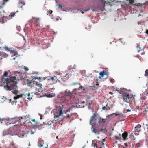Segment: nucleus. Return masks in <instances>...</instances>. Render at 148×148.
I'll list each match as a JSON object with an SVG mask.
<instances>
[{
  "label": "nucleus",
  "instance_id": "nucleus-1",
  "mask_svg": "<svg viewBox=\"0 0 148 148\" xmlns=\"http://www.w3.org/2000/svg\"><path fill=\"white\" fill-rule=\"evenodd\" d=\"M64 105H61L57 107L56 108L57 112L56 113H54V118L56 119L59 118V116H62L63 117L60 120L61 121H63L66 119V117H64V115H65L64 112H63L64 108Z\"/></svg>",
  "mask_w": 148,
  "mask_h": 148
},
{
  "label": "nucleus",
  "instance_id": "nucleus-2",
  "mask_svg": "<svg viewBox=\"0 0 148 148\" xmlns=\"http://www.w3.org/2000/svg\"><path fill=\"white\" fill-rule=\"evenodd\" d=\"M77 108V107L76 106V104H73L71 105L70 107L66 111H65L64 109L63 112L65 114L64 116V118L66 117V118H69L70 117L74 114V113L72 111Z\"/></svg>",
  "mask_w": 148,
  "mask_h": 148
},
{
  "label": "nucleus",
  "instance_id": "nucleus-3",
  "mask_svg": "<svg viewBox=\"0 0 148 148\" xmlns=\"http://www.w3.org/2000/svg\"><path fill=\"white\" fill-rule=\"evenodd\" d=\"M121 99H123V101L131 104L134 100V97L133 96L130 97L127 93H123L121 97Z\"/></svg>",
  "mask_w": 148,
  "mask_h": 148
},
{
  "label": "nucleus",
  "instance_id": "nucleus-4",
  "mask_svg": "<svg viewBox=\"0 0 148 148\" xmlns=\"http://www.w3.org/2000/svg\"><path fill=\"white\" fill-rule=\"evenodd\" d=\"M4 88L7 90H14L11 91L14 94H16L18 92V90H17V86L16 84H10V85H6L4 86Z\"/></svg>",
  "mask_w": 148,
  "mask_h": 148
},
{
  "label": "nucleus",
  "instance_id": "nucleus-5",
  "mask_svg": "<svg viewBox=\"0 0 148 148\" xmlns=\"http://www.w3.org/2000/svg\"><path fill=\"white\" fill-rule=\"evenodd\" d=\"M18 80L15 76L11 77H9V78H6L3 80V83L4 84H6V85H10V84H17Z\"/></svg>",
  "mask_w": 148,
  "mask_h": 148
},
{
  "label": "nucleus",
  "instance_id": "nucleus-6",
  "mask_svg": "<svg viewBox=\"0 0 148 148\" xmlns=\"http://www.w3.org/2000/svg\"><path fill=\"white\" fill-rule=\"evenodd\" d=\"M14 119L12 118H1L0 117V122H1V123H5L6 124H7L8 123H9V124H11V122L13 121L14 120Z\"/></svg>",
  "mask_w": 148,
  "mask_h": 148
},
{
  "label": "nucleus",
  "instance_id": "nucleus-7",
  "mask_svg": "<svg viewBox=\"0 0 148 148\" xmlns=\"http://www.w3.org/2000/svg\"><path fill=\"white\" fill-rule=\"evenodd\" d=\"M14 74H15V77L18 81L19 80V79L23 80L25 78V77L24 76V74L21 72L16 71Z\"/></svg>",
  "mask_w": 148,
  "mask_h": 148
},
{
  "label": "nucleus",
  "instance_id": "nucleus-8",
  "mask_svg": "<svg viewBox=\"0 0 148 148\" xmlns=\"http://www.w3.org/2000/svg\"><path fill=\"white\" fill-rule=\"evenodd\" d=\"M98 118V117L96 116V115L95 114H94L92 116L90 119V124L92 125L96 124Z\"/></svg>",
  "mask_w": 148,
  "mask_h": 148
},
{
  "label": "nucleus",
  "instance_id": "nucleus-9",
  "mask_svg": "<svg viewBox=\"0 0 148 148\" xmlns=\"http://www.w3.org/2000/svg\"><path fill=\"white\" fill-rule=\"evenodd\" d=\"M9 17H7L6 16H4L0 14V23L3 24L7 21L8 20H9Z\"/></svg>",
  "mask_w": 148,
  "mask_h": 148
},
{
  "label": "nucleus",
  "instance_id": "nucleus-10",
  "mask_svg": "<svg viewBox=\"0 0 148 148\" xmlns=\"http://www.w3.org/2000/svg\"><path fill=\"white\" fill-rule=\"evenodd\" d=\"M65 95L66 96H69L70 98H73L75 95L73 92H71L70 91H68L67 90L65 91Z\"/></svg>",
  "mask_w": 148,
  "mask_h": 148
},
{
  "label": "nucleus",
  "instance_id": "nucleus-11",
  "mask_svg": "<svg viewBox=\"0 0 148 148\" xmlns=\"http://www.w3.org/2000/svg\"><path fill=\"white\" fill-rule=\"evenodd\" d=\"M141 125L138 124L135 127V130L134 133L135 134L138 135L139 133L141 131Z\"/></svg>",
  "mask_w": 148,
  "mask_h": 148
},
{
  "label": "nucleus",
  "instance_id": "nucleus-12",
  "mask_svg": "<svg viewBox=\"0 0 148 148\" xmlns=\"http://www.w3.org/2000/svg\"><path fill=\"white\" fill-rule=\"evenodd\" d=\"M49 78L47 80H51L54 84L56 83L57 81L58 80V79L57 78L56 76H49Z\"/></svg>",
  "mask_w": 148,
  "mask_h": 148
},
{
  "label": "nucleus",
  "instance_id": "nucleus-13",
  "mask_svg": "<svg viewBox=\"0 0 148 148\" xmlns=\"http://www.w3.org/2000/svg\"><path fill=\"white\" fill-rule=\"evenodd\" d=\"M31 121L33 122V124H32V123L31 121H29V123H30L31 126L33 127H36L38 123L36 121L35 119H32Z\"/></svg>",
  "mask_w": 148,
  "mask_h": 148
},
{
  "label": "nucleus",
  "instance_id": "nucleus-14",
  "mask_svg": "<svg viewBox=\"0 0 148 148\" xmlns=\"http://www.w3.org/2000/svg\"><path fill=\"white\" fill-rule=\"evenodd\" d=\"M97 121H98L97 124L98 125H101V124L104 123L105 122V119L103 118H101L99 117L97 118Z\"/></svg>",
  "mask_w": 148,
  "mask_h": 148
},
{
  "label": "nucleus",
  "instance_id": "nucleus-15",
  "mask_svg": "<svg viewBox=\"0 0 148 148\" xmlns=\"http://www.w3.org/2000/svg\"><path fill=\"white\" fill-rule=\"evenodd\" d=\"M138 48H139V49H138L137 51L138 52H140V51L142 50H143L145 47V46L143 45V46H142V43H139V44L137 46Z\"/></svg>",
  "mask_w": 148,
  "mask_h": 148
},
{
  "label": "nucleus",
  "instance_id": "nucleus-16",
  "mask_svg": "<svg viewBox=\"0 0 148 148\" xmlns=\"http://www.w3.org/2000/svg\"><path fill=\"white\" fill-rule=\"evenodd\" d=\"M32 84L35 85L36 86H38L39 88H41L42 86V85L41 84H39L38 82L35 81H32Z\"/></svg>",
  "mask_w": 148,
  "mask_h": 148
},
{
  "label": "nucleus",
  "instance_id": "nucleus-17",
  "mask_svg": "<svg viewBox=\"0 0 148 148\" xmlns=\"http://www.w3.org/2000/svg\"><path fill=\"white\" fill-rule=\"evenodd\" d=\"M17 12V11L16 12H11L9 16V19H12L13 17H14L16 13Z\"/></svg>",
  "mask_w": 148,
  "mask_h": 148
},
{
  "label": "nucleus",
  "instance_id": "nucleus-18",
  "mask_svg": "<svg viewBox=\"0 0 148 148\" xmlns=\"http://www.w3.org/2000/svg\"><path fill=\"white\" fill-rule=\"evenodd\" d=\"M92 132H93L95 133H96L97 134H99L100 133V131L99 130L95 129L92 127L91 128Z\"/></svg>",
  "mask_w": 148,
  "mask_h": 148
},
{
  "label": "nucleus",
  "instance_id": "nucleus-19",
  "mask_svg": "<svg viewBox=\"0 0 148 148\" xmlns=\"http://www.w3.org/2000/svg\"><path fill=\"white\" fill-rule=\"evenodd\" d=\"M127 135L128 134L127 132H125L124 133H122V136L124 140H126V138L127 136Z\"/></svg>",
  "mask_w": 148,
  "mask_h": 148
},
{
  "label": "nucleus",
  "instance_id": "nucleus-20",
  "mask_svg": "<svg viewBox=\"0 0 148 148\" xmlns=\"http://www.w3.org/2000/svg\"><path fill=\"white\" fill-rule=\"evenodd\" d=\"M1 57L5 58L8 56V55L4 52H2L0 51V56Z\"/></svg>",
  "mask_w": 148,
  "mask_h": 148
},
{
  "label": "nucleus",
  "instance_id": "nucleus-21",
  "mask_svg": "<svg viewBox=\"0 0 148 148\" xmlns=\"http://www.w3.org/2000/svg\"><path fill=\"white\" fill-rule=\"evenodd\" d=\"M106 72L103 71L99 73V79H101L102 77H103L105 75Z\"/></svg>",
  "mask_w": 148,
  "mask_h": 148
},
{
  "label": "nucleus",
  "instance_id": "nucleus-22",
  "mask_svg": "<svg viewBox=\"0 0 148 148\" xmlns=\"http://www.w3.org/2000/svg\"><path fill=\"white\" fill-rule=\"evenodd\" d=\"M110 0H101L102 3L104 5L105 4L110 3Z\"/></svg>",
  "mask_w": 148,
  "mask_h": 148
},
{
  "label": "nucleus",
  "instance_id": "nucleus-23",
  "mask_svg": "<svg viewBox=\"0 0 148 148\" xmlns=\"http://www.w3.org/2000/svg\"><path fill=\"white\" fill-rule=\"evenodd\" d=\"M10 73V71L9 70H8L7 71H5L4 73L3 74V76L4 77H8V74Z\"/></svg>",
  "mask_w": 148,
  "mask_h": 148
},
{
  "label": "nucleus",
  "instance_id": "nucleus-24",
  "mask_svg": "<svg viewBox=\"0 0 148 148\" xmlns=\"http://www.w3.org/2000/svg\"><path fill=\"white\" fill-rule=\"evenodd\" d=\"M5 5V3L3 1H0V8H3Z\"/></svg>",
  "mask_w": 148,
  "mask_h": 148
},
{
  "label": "nucleus",
  "instance_id": "nucleus-25",
  "mask_svg": "<svg viewBox=\"0 0 148 148\" xmlns=\"http://www.w3.org/2000/svg\"><path fill=\"white\" fill-rule=\"evenodd\" d=\"M22 94L17 95L16 96L14 97V100L17 99H18L20 97H22Z\"/></svg>",
  "mask_w": 148,
  "mask_h": 148
},
{
  "label": "nucleus",
  "instance_id": "nucleus-26",
  "mask_svg": "<svg viewBox=\"0 0 148 148\" xmlns=\"http://www.w3.org/2000/svg\"><path fill=\"white\" fill-rule=\"evenodd\" d=\"M114 137H115L116 140H121V135L119 134V135L118 136H115Z\"/></svg>",
  "mask_w": 148,
  "mask_h": 148
},
{
  "label": "nucleus",
  "instance_id": "nucleus-27",
  "mask_svg": "<svg viewBox=\"0 0 148 148\" xmlns=\"http://www.w3.org/2000/svg\"><path fill=\"white\" fill-rule=\"evenodd\" d=\"M130 138L132 140H135V138L133 134L132 133L130 135Z\"/></svg>",
  "mask_w": 148,
  "mask_h": 148
},
{
  "label": "nucleus",
  "instance_id": "nucleus-28",
  "mask_svg": "<svg viewBox=\"0 0 148 148\" xmlns=\"http://www.w3.org/2000/svg\"><path fill=\"white\" fill-rule=\"evenodd\" d=\"M43 126L42 125V124H40V125H37V126L36 127L37 128H38V129H41L42 128V127Z\"/></svg>",
  "mask_w": 148,
  "mask_h": 148
},
{
  "label": "nucleus",
  "instance_id": "nucleus-29",
  "mask_svg": "<svg viewBox=\"0 0 148 148\" xmlns=\"http://www.w3.org/2000/svg\"><path fill=\"white\" fill-rule=\"evenodd\" d=\"M3 136H5L6 135L8 134V133L7 131L4 130L3 131Z\"/></svg>",
  "mask_w": 148,
  "mask_h": 148
},
{
  "label": "nucleus",
  "instance_id": "nucleus-30",
  "mask_svg": "<svg viewBox=\"0 0 148 148\" xmlns=\"http://www.w3.org/2000/svg\"><path fill=\"white\" fill-rule=\"evenodd\" d=\"M3 48L5 49V50L6 51H10V49L8 48L7 47H3Z\"/></svg>",
  "mask_w": 148,
  "mask_h": 148
},
{
  "label": "nucleus",
  "instance_id": "nucleus-31",
  "mask_svg": "<svg viewBox=\"0 0 148 148\" xmlns=\"http://www.w3.org/2000/svg\"><path fill=\"white\" fill-rule=\"evenodd\" d=\"M145 76L146 77L148 76V69H147L145 71Z\"/></svg>",
  "mask_w": 148,
  "mask_h": 148
},
{
  "label": "nucleus",
  "instance_id": "nucleus-32",
  "mask_svg": "<svg viewBox=\"0 0 148 148\" xmlns=\"http://www.w3.org/2000/svg\"><path fill=\"white\" fill-rule=\"evenodd\" d=\"M72 85H80V84L79 83H73L72 84Z\"/></svg>",
  "mask_w": 148,
  "mask_h": 148
},
{
  "label": "nucleus",
  "instance_id": "nucleus-33",
  "mask_svg": "<svg viewBox=\"0 0 148 148\" xmlns=\"http://www.w3.org/2000/svg\"><path fill=\"white\" fill-rule=\"evenodd\" d=\"M79 88H81L83 90H85L87 88H84V87L82 86H80L79 87Z\"/></svg>",
  "mask_w": 148,
  "mask_h": 148
},
{
  "label": "nucleus",
  "instance_id": "nucleus-34",
  "mask_svg": "<svg viewBox=\"0 0 148 148\" xmlns=\"http://www.w3.org/2000/svg\"><path fill=\"white\" fill-rule=\"evenodd\" d=\"M38 146L39 147H42L43 146V144L42 143H39L38 145Z\"/></svg>",
  "mask_w": 148,
  "mask_h": 148
},
{
  "label": "nucleus",
  "instance_id": "nucleus-35",
  "mask_svg": "<svg viewBox=\"0 0 148 148\" xmlns=\"http://www.w3.org/2000/svg\"><path fill=\"white\" fill-rule=\"evenodd\" d=\"M110 82H111L112 83H114L115 81L114 79H110Z\"/></svg>",
  "mask_w": 148,
  "mask_h": 148
},
{
  "label": "nucleus",
  "instance_id": "nucleus-36",
  "mask_svg": "<svg viewBox=\"0 0 148 148\" xmlns=\"http://www.w3.org/2000/svg\"><path fill=\"white\" fill-rule=\"evenodd\" d=\"M102 109L103 110H105V109H106V110H108V108H107L106 107V106H103V107H102Z\"/></svg>",
  "mask_w": 148,
  "mask_h": 148
},
{
  "label": "nucleus",
  "instance_id": "nucleus-37",
  "mask_svg": "<svg viewBox=\"0 0 148 148\" xmlns=\"http://www.w3.org/2000/svg\"><path fill=\"white\" fill-rule=\"evenodd\" d=\"M52 12V11L51 10H50L49 12H47V13H48L47 14H48V13H49V14H51Z\"/></svg>",
  "mask_w": 148,
  "mask_h": 148
},
{
  "label": "nucleus",
  "instance_id": "nucleus-38",
  "mask_svg": "<svg viewBox=\"0 0 148 148\" xmlns=\"http://www.w3.org/2000/svg\"><path fill=\"white\" fill-rule=\"evenodd\" d=\"M94 147H96L97 148H99V147L97 146V145L96 144H95L94 145ZM100 148H102V147H100Z\"/></svg>",
  "mask_w": 148,
  "mask_h": 148
},
{
  "label": "nucleus",
  "instance_id": "nucleus-39",
  "mask_svg": "<svg viewBox=\"0 0 148 148\" xmlns=\"http://www.w3.org/2000/svg\"><path fill=\"white\" fill-rule=\"evenodd\" d=\"M24 69L25 71H28L29 70V69L28 68L25 66H24Z\"/></svg>",
  "mask_w": 148,
  "mask_h": 148
},
{
  "label": "nucleus",
  "instance_id": "nucleus-40",
  "mask_svg": "<svg viewBox=\"0 0 148 148\" xmlns=\"http://www.w3.org/2000/svg\"><path fill=\"white\" fill-rule=\"evenodd\" d=\"M49 96L50 97H53L54 96H55V95H52V94H49Z\"/></svg>",
  "mask_w": 148,
  "mask_h": 148
},
{
  "label": "nucleus",
  "instance_id": "nucleus-41",
  "mask_svg": "<svg viewBox=\"0 0 148 148\" xmlns=\"http://www.w3.org/2000/svg\"><path fill=\"white\" fill-rule=\"evenodd\" d=\"M115 114V113H113V114H111V116H112V115H113V114ZM120 115V114H115V116H117V115Z\"/></svg>",
  "mask_w": 148,
  "mask_h": 148
},
{
  "label": "nucleus",
  "instance_id": "nucleus-42",
  "mask_svg": "<svg viewBox=\"0 0 148 148\" xmlns=\"http://www.w3.org/2000/svg\"><path fill=\"white\" fill-rule=\"evenodd\" d=\"M119 92V93H120V94H123V92L122 91V90H119V91H118Z\"/></svg>",
  "mask_w": 148,
  "mask_h": 148
},
{
  "label": "nucleus",
  "instance_id": "nucleus-43",
  "mask_svg": "<svg viewBox=\"0 0 148 148\" xmlns=\"http://www.w3.org/2000/svg\"><path fill=\"white\" fill-rule=\"evenodd\" d=\"M27 83L29 84V85H30V84H32V82H31L30 81H29Z\"/></svg>",
  "mask_w": 148,
  "mask_h": 148
},
{
  "label": "nucleus",
  "instance_id": "nucleus-44",
  "mask_svg": "<svg viewBox=\"0 0 148 148\" xmlns=\"http://www.w3.org/2000/svg\"><path fill=\"white\" fill-rule=\"evenodd\" d=\"M9 0H3V1L5 3H6L7 2H8Z\"/></svg>",
  "mask_w": 148,
  "mask_h": 148
},
{
  "label": "nucleus",
  "instance_id": "nucleus-45",
  "mask_svg": "<svg viewBox=\"0 0 148 148\" xmlns=\"http://www.w3.org/2000/svg\"><path fill=\"white\" fill-rule=\"evenodd\" d=\"M58 7L60 8H62V6L60 5H58Z\"/></svg>",
  "mask_w": 148,
  "mask_h": 148
},
{
  "label": "nucleus",
  "instance_id": "nucleus-46",
  "mask_svg": "<svg viewBox=\"0 0 148 148\" xmlns=\"http://www.w3.org/2000/svg\"><path fill=\"white\" fill-rule=\"evenodd\" d=\"M126 111H127V112H130L131 111V109H127L126 110Z\"/></svg>",
  "mask_w": 148,
  "mask_h": 148
},
{
  "label": "nucleus",
  "instance_id": "nucleus-47",
  "mask_svg": "<svg viewBox=\"0 0 148 148\" xmlns=\"http://www.w3.org/2000/svg\"><path fill=\"white\" fill-rule=\"evenodd\" d=\"M10 145H12V146H13L14 145V143L13 142L12 143H11L10 144Z\"/></svg>",
  "mask_w": 148,
  "mask_h": 148
},
{
  "label": "nucleus",
  "instance_id": "nucleus-48",
  "mask_svg": "<svg viewBox=\"0 0 148 148\" xmlns=\"http://www.w3.org/2000/svg\"><path fill=\"white\" fill-rule=\"evenodd\" d=\"M105 141V139H103V142H102V144H104L103 142Z\"/></svg>",
  "mask_w": 148,
  "mask_h": 148
},
{
  "label": "nucleus",
  "instance_id": "nucleus-49",
  "mask_svg": "<svg viewBox=\"0 0 148 148\" xmlns=\"http://www.w3.org/2000/svg\"><path fill=\"white\" fill-rule=\"evenodd\" d=\"M148 4V1H146L144 3V5H145V4Z\"/></svg>",
  "mask_w": 148,
  "mask_h": 148
},
{
  "label": "nucleus",
  "instance_id": "nucleus-50",
  "mask_svg": "<svg viewBox=\"0 0 148 148\" xmlns=\"http://www.w3.org/2000/svg\"><path fill=\"white\" fill-rule=\"evenodd\" d=\"M146 33L148 34V30H147L146 31Z\"/></svg>",
  "mask_w": 148,
  "mask_h": 148
},
{
  "label": "nucleus",
  "instance_id": "nucleus-51",
  "mask_svg": "<svg viewBox=\"0 0 148 148\" xmlns=\"http://www.w3.org/2000/svg\"><path fill=\"white\" fill-rule=\"evenodd\" d=\"M109 93L111 95H112L113 94V93L112 92H109Z\"/></svg>",
  "mask_w": 148,
  "mask_h": 148
},
{
  "label": "nucleus",
  "instance_id": "nucleus-52",
  "mask_svg": "<svg viewBox=\"0 0 148 148\" xmlns=\"http://www.w3.org/2000/svg\"><path fill=\"white\" fill-rule=\"evenodd\" d=\"M124 145H125V146H127V144L126 143H125V144H124Z\"/></svg>",
  "mask_w": 148,
  "mask_h": 148
},
{
  "label": "nucleus",
  "instance_id": "nucleus-53",
  "mask_svg": "<svg viewBox=\"0 0 148 148\" xmlns=\"http://www.w3.org/2000/svg\"><path fill=\"white\" fill-rule=\"evenodd\" d=\"M107 108H108V110H110V108L109 107H107Z\"/></svg>",
  "mask_w": 148,
  "mask_h": 148
},
{
  "label": "nucleus",
  "instance_id": "nucleus-54",
  "mask_svg": "<svg viewBox=\"0 0 148 148\" xmlns=\"http://www.w3.org/2000/svg\"><path fill=\"white\" fill-rule=\"evenodd\" d=\"M39 24L38 23L36 25V26H39Z\"/></svg>",
  "mask_w": 148,
  "mask_h": 148
},
{
  "label": "nucleus",
  "instance_id": "nucleus-55",
  "mask_svg": "<svg viewBox=\"0 0 148 148\" xmlns=\"http://www.w3.org/2000/svg\"><path fill=\"white\" fill-rule=\"evenodd\" d=\"M34 133V132H32V131H31V134H33Z\"/></svg>",
  "mask_w": 148,
  "mask_h": 148
},
{
  "label": "nucleus",
  "instance_id": "nucleus-56",
  "mask_svg": "<svg viewBox=\"0 0 148 148\" xmlns=\"http://www.w3.org/2000/svg\"><path fill=\"white\" fill-rule=\"evenodd\" d=\"M116 91H118V92L119 91V90L117 89V88H116V89L115 90Z\"/></svg>",
  "mask_w": 148,
  "mask_h": 148
},
{
  "label": "nucleus",
  "instance_id": "nucleus-57",
  "mask_svg": "<svg viewBox=\"0 0 148 148\" xmlns=\"http://www.w3.org/2000/svg\"><path fill=\"white\" fill-rule=\"evenodd\" d=\"M27 96L28 97H29L30 96V94H28Z\"/></svg>",
  "mask_w": 148,
  "mask_h": 148
},
{
  "label": "nucleus",
  "instance_id": "nucleus-58",
  "mask_svg": "<svg viewBox=\"0 0 148 148\" xmlns=\"http://www.w3.org/2000/svg\"><path fill=\"white\" fill-rule=\"evenodd\" d=\"M105 106H106V107H109V106H108V104H107V105H106Z\"/></svg>",
  "mask_w": 148,
  "mask_h": 148
},
{
  "label": "nucleus",
  "instance_id": "nucleus-59",
  "mask_svg": "<svg viewBox=\"0 0 148 148\" xmlns=\"http://www.w3.org/2000/svg\"><path fill=\"white\" fill-rule=\"evenodd\" d=\"M24 135H22V136H21V137L22 138L24 137Z\"/></svg>",
  "mask_w": 148,
  "mask_h": 148
},
{
  "label": "nucleus",
  "instance_id": "nucleus-60",
  "mask_svg": "<svg viewBox=\"0 0 148 148\" xmlns=\"http://www.w3.org/2000/svg\"><path fill=\"white\" fill-rule=\"evenodd\" d=\"M35 19L36 20H38L39 19L38 18H35Z\"/></svg>",
  "mask_w": 148,
  "mask_h": 148
},
{
  "label": "nucleus",
  "instance_id": "nucleus-61",
  "mask_svg": "<svg viewBox=\"0 0 148 148\" xmlns=\"http://www.w3.org/2000/svg\"><path fill=\"white\" fill-rule=\"evenodd\" d=\"M56 21H58V18H56Z\"/></svg>",
  "mask_w": 148,
  "mask_h": 148
},
{
  "label": "nucleus",
  "instance_id": "nucleus-62",
  "mask_svg": "<svg viewBox=\"0 0 148 148\" xmlns=\"http://www.w3.org/2000/svg\"><path fill=\"white\" fill-rule=\"evenodd\" d=\"M42 119V117L41 116H40V119Z\"/></svg>",
  "mask_w": 148,
  "mask_h": 148
},
{
  "label": "nucleus",
  "instance_id": "nucleus-63",
  "mask_svg": "<svg viewBox=\"0 0 148 148\" xmlns=\"http://www.w3.org/2000/svg\"><path fill=\"white\" fill-rule=\"evenodd\" d=\"M138 24H140V22H138Z\"/></svg>",
  "mask_w": 148,
  "mask_h": 148
},
{
  "label": "nucleus",
  "instance_id": "nucleus-64",
  "mask_svg": "<svg viewBox=\"0 0 148 148\" xmlns=\"http://www.w3.org/2000/svg\"><path fill=\"white\" fill-rule=\"evenodd\" d=\"M82 103H85V102H84V101H83Z\"/></svg>",
  "mask_w": 148,
  "mask_h": 148
}]
</instances>
